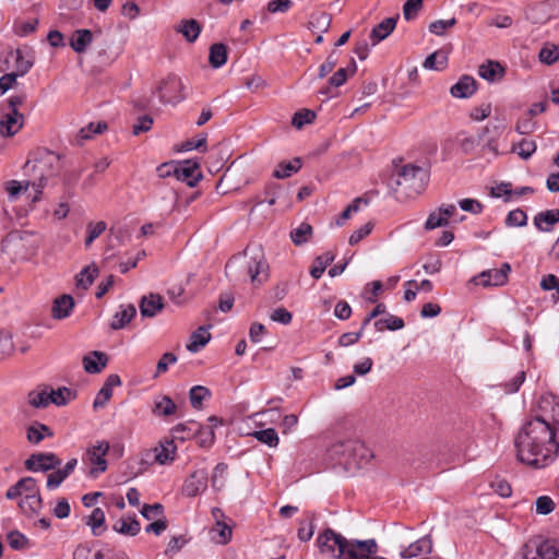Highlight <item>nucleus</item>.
I'll return each mask as SVG.
<instances>
[{
    "label": "nucleus",
    "mask_w": 559,
    "mask_h": 559,
    "mask_svg": "<svg viewBox=\"0 0 559 559\" xmlns=\"http://www.w3.org/2000/svg\"><path fill=\"white\" fill-rule=\"evenodd\" d=\"M514 447L519 462L533 468H544L555 461L559 441L546 421L532 416L516 433Z\"/></svg>",
    "instance_id": "obj_1"
},
{
    "label": "nucleus",
    "mask_w": 559,
    "mask_h": 559,
    "mask_svg": "<svg viewBox=\"0 0 559 559\" xmlns=\"http://www.w3.org/2000/svg\"><path fill=\"white\" fill-rule=\"evenodd\" d=\"M225 269L233 280H250L253 285H261L267 278V263L259 245L248 246L242 253L233 257Z\"/></svg>",
    "instance_id": "obj_2"
},
{
    "label": "nucleus",
    "mask_w": 559,
    "mask_h": 559,
    "mask_svg": "<svg viewBox=\"0 0 559 559\" xmlns=\"http://www.w3.org/2000/svg\"><path fill=\"white\" fill-rule=\"evenodd\" d=\"M61 168V156L52 151L37 148L29 155L24 165V171L35 178L32 181V188L35 190L33 202L40 200L48 179L57 176Z\"/></svg>",
    "instance_id": "obj_3"
},
{
    "label": "nucleus",
    "mask_w": 559,
    "mask_h": 559,
    "mask_svg": "<svg viewBox=\"0 0 559 559\" xmlns=\"http://www.w3.org/2000/svg\"><path fill=\"white\" fill-rule=\"evenodd\" d=\"M328 452L332 460H336L348 467H360L373 456L371 450L364 442L352 438L335 441Z\"/></svg>",
    "instance_id": "obj_4"
},
{
    "label": "nucleus",
    "mask_w": 559,
    "mask_h": 559,
    "mask_svg": "<svg viewBox=\"0 0 559 559\" xmlns=\"http://www.w3.org/2000/svg\"><path fill=\"white\" fill-rule=\"evenodd\" d=\"M395 185L406 197L421 193L428 181L427 171L415 165H405L397 170Z\"/></svg>",
    "instance_id": "obj_5"
},
{
    "label": "nucleus",
    "mask_w": 559,
    "mask_h": 559,
    "mask_svg": "<svg viewBox=\"0 0 559 559\" xmlns=\"http://www.w3.org/2000/svg\"><path fill=\"white\" fill-rule=\"evenodd\" d=\"M521 559H559V548L542 536L530 538L520 550Z\"/></svg>",
    "instance_id": "obj_6"
},
{
    "label": "nucleus",
    "mask_w": 559,
    "mask_h": 559,
    "mask_svg": "<svg viewBox=\"0 0 559 559\" xmlns=\"http://www.w3.org/2000/svg\"><path fill=\"white\" fill-rule=\"evenodd\" d=\"M349 539L332 528H325L317 537V547L322 555L330 556L333 559H341L344 555Z\"/></svg>",
    "instance_id": "obj_7"
},
{
    "label": "nucleus",
    "mask_w": 559,
    "mask_h": 559,
    "mask_svg": "<svg viewBox=\"0 0 559 559\" xmlns=\"http://www.w3.org/2000/svg\"><path fill=\"white\" fill-rule=\"evenodd\" d=\"M156 93L162 103L177 105L186 97L185 84L180 78L175 74H168L156 86Z\"/></svg>",
    "instance_id": "obj_8"
},
{
    "label": "nucleus",
    "mask_w": 559,
    "mask_h": 559,
    "mask_svg": "<svg viewBox=\"0 0 559 559\" xmlns=\"http://www.w3.org/2000/svg\"><path fill=\"white\" fill-rule=\"evenodd\" d=\"M24 115L19 110H5L1 109L0 112V136L12 138L24 126Z\"/></svg>",
    "instance_id": "obj_9"
},
{
    "label": "nucleus",
    "mask_w": 559,
    "mask_h": 559,
    "mask_svg": "<svg viewBox=\"0 0 559 559\" xmlns=\"http://www.w3.org/2000/svg\"><path fill=\"white\" fill-rule=\"evenodd\" d=\"M177 447L174 440H165L159 442L157 447L146 452L147 462L160 465L173 462L176 457Z\"/></svg>",
    "instance_id": "obj_10"
},
{
    "label": "nucleus",
    "mask_w": 559,
    "mask_h": 559,
    "mask_svg": "<svg viewBox=\"0 0 559 559\" xmlns=\"http://www.w3.org/2000/svg\"><path fill=\"white\" fill-rule=\"evenodd\" d=\"M109 451V443L107 441H99L97 444L87 449L86 455L91 464L94 466L90 474L96 477L98 474L104 473L107 468V461L105 455Z\"/></svg>",
    "instance_id": "obj_11"
},
{
    "label": "nucleus",
    "mask_w": 559,
    "mask_h": 559,
    "mask_svg": "<svg viewBox=\"0 0 559 559\" xmlns=\"http://www.w3.org/2000/svg\"><path fill=\"white\" fill-rule=\"evenodd\" d=\"M2 251L13 253L14 260H28L34 254V249L25 246L24 239L19 235H10L2 242Z\"/></svg>",
    "instance_id": "obj_12"
},
{
    "label": "nucleus",
    "mask_w": 559,
    "mask_h": 559,
    "mask_svg": "<svg viewBox=\"0 0 559 559\" xmlns=\"http://www.w3.org/2000/svg\"><path fill=\"white\" fill-rule=\"evenodd\" d=\"M61 464V461L53 453H36L32 454L25 461V467L28 471H49L53 469Z\"/></svg>",
    "instance_id": "obj_13"
},
{
    "label": "nucleus",
    "mask_w": 559,
    "mask_h": 559,
    "mask_svg": "<svg viewBox=\"0 0 559 559\" xmlns=\"http://www.w3.org/2000/svg\"><path fill=\"white\" fill-rule=\"evenodd\" d=\"M511 272V265L503 263L500 269L484 271L477 278V284L488 286H502L507 283L508 274Z\"/></svg>",
    "instance_id": "obj_14"
},
{
    "label": "nucleus",
    "mask_w": 559,
    "mask_h": 559,
    "mask_svg": "<svg viewBox=\"0 0 559 559\" xmlns=\"http://www.w3.org/2000/svg\"><path fill=\"white\" fill-rule=\"evenodd\" d=\"M198 164L191 160H186L179 165H175L174 176L189 187H194L201 179V173L198 171Z\"/></svg>",
    "instance_id": "obj_15"
},
{
    "label": "nucleus",
    "mask_w": 559,
    "mask_h": 559,
    "mask_svg": "<svg viewBox=\"0 0 559 559\" xmlns=\"http://www.w3.org/2000/svg\"><path fill=\"white\" fill-rule=\"evenodd\" d=\"M207 485V474L205 471L193 472L185 481L182 492L187 497H195L201 493Z\"/></svg>",
    "instance_id": "obj_16"
},
{
    "label": "nucleus",
    "mask_w": 559,
    "mask_h": 559,
    "mask_svg": "<svg viewBox=\"0 0 559 559\" xmlns=\"http://www.w3.org/2000/svg\"><path fill=\"white\" fill-rule=\"evenodd\" d=\"M140 313L145 318H153L164 309V300L159 294H148L141 298Z\"/></svg>",
    "instance_id": "obj_17"
},
{
    "label": "nucleus",
    "mask_w": 559,
    "mask_h": 559,
    "mask_svg": "<svg viewBox=\"0 0 559 559\" xmlns=\"http://www.w3.org/2000/svg\"><path fill=\"white\" fill-rule=\"evenodd\" d=\"M35 63V51L31 47L25 49H16L15 51V72L17 76L25 75Z\"/></svg>",
    "instance_id": "obj_18"
},
{
    "label": "nucleus",
    "mask_w": 559,
    "mask_h": 559,
    "mask_svg": "<svg viewBox=\"0 0 559 559\" xmlns=\"http://www.w3.org/2000/svg\"><path fill=\"white\" fill-rule=\"evenodd\" d=\"M476 92V81L469 75H463L452 87L450 93L455 98H467Z\"/></svg>",
    "instance_id": "obj_19"
},
{
    "label": "nucleus",
    "mask_w": 559,
    "mask_h": 559,
    "mask_svg": "<svg viewBox=\"0 0 559 559\" xmlns=\"http://www.w3.org/2000/svg\"><path fill=\"white\" fill-rule=\"evenodd\" d=\"M432 550V542L429 537L425 536L416 542L412 543L408 547L401 551V557L408 559L425 554H429Z\"/></svg>",
    "instance_id": "obj_20"
},
{
    "label": "nucleus",
    "mask_w": 559,
    "mask_h": 559,
    "mask_svg": "<svg viewBox=\"0 0 559 559\" xmlns=\"http://www.w3.org/2000/svg\"><path fill=\"white\" fill-rule=\"evenodd\" d=\"M397 16L386 17L378 25H376L370 33L372 45H377L379 41L385 39L394 31Z\"/></svg>",
    "instance_id": "obj_21"
},
{
    "label": "nucleus",
    "mask_w": 559,
    "mask_h": 559,
    "mask_svg": "<svg viewBox=\"0 0 559 559\" xmlns=\"http://www.w3.org/2000/svg\"><path fill=\"white\" fill-rule=\"evenodd\" d=\"M175 31L180 33L187 41L193 43L201 33V25L194 19L181 20L175 27Z\"/></svg>",
    "instance_id": "obj_22"
},
{
    "label": "nucleus",
    "mask_w": 559,
    "mask_h": 559,
    "mask_svg": "<svg viewBox=\"0 0 559 559\" xmlns=\"http://www.w3.org/2000/svg\"><path fill=\"white\" fill-rule=\"evenodd\" d=\"M478 74L486 81L496 82L503 78L504 69L498 61L489 60L479 66Z\"/></svg>",
    "instance_id": "obj_23"
},
{
    "label": "nucleus",
    "mask_w": 559,
    "mask_h": 559,
    "mask_svg": "<svg viewBox=\"0 0 559 559\" xmlns=\"http://www.w3.org/2000/svg\"><path fill=\"white\" fill-rule=\"evenodd\" d=\"M106 364L107 356L97 350L92 352L83 358L84 370L88 373H99L106 367Z\"/></svg>",
    "instance_id": "obj_24"
},
{
    "label": "nucleus",
    "mask_w": 559,
    "mask_h": 559,
    "mask_svg": "<svg viewBox=\"0 0 559 559\" xmlns=\"http://www.w3.org/2000/svg\"><path fill=\"white\" fill-rule=\"evenodd\" d=\"M92 41H93L92 32L90 29L82 28V29H76L73 33V35L70 39V46L75 52L82 53L87 49V47L92 44Z\"/></svg>",
    "instance_id": "obj_25"
},
{
    "label": "nucleus",
    "mask_w": 559,
    "mask_h": 559,
    "mask_svg": "<svg viewBox=\"0 0 559 559\" xmlns=\"http://www.w3.org/2000/svg\"><path fill=\"white\" fill-rule=\"evenodd\" d=\"M74 307V300L70 295H62L56 298L52 306V317L61 320L70 316L71 310Z\"/></svg>",
    "instance_id": "obj_26"
},
{
    "label": "nucleus",
    "mask_w": 559,
    "mask_h": 559,
    "mask_svg": "<svg viewBox=\"0 0 559 559\" xmlns=\"http://www.w3.org/2000/svg\"><path fill=\"white\" fill-rule=\"evenodd\" d=\"M557 223H559V210L545 211L534 217L535 226L542 231H550Z\"/></svg>",
    "instance_id": "obj_27"
},
{
    "label": "nucleus",
    "mask_w": 559,
    "mask_h": 559,
    "mask_svg": "<svg viewBox=\"0 0 559 559\" xmlns=\"http://www.w3.org/2000/svg\"><path fill=\"white\" fill-rule=\"evenodd\" d=\"M136 314V309L133 305L121 306V310L114 316L110 323L112 330H120L124 328Z\"/></svg>",
    "instance_id": "obj_28"
},
{
    "label": "nucleus",
    "mask_w": 559,
    "mask_h": 559,
    "mask_svg": "<svg viewBox=\"0 0 559 559\" xmlns=\"http://www.w3.org/2000/svg\"><path fill=\"white\" fill-rule=\"evenodd\" d=\"M228 49L225 44L216 43L210 47L209 62L217 69L227 62Z\"/></svg>",
    "instance_id": "obj_29"
},
{
    "label": "nucleus",
    "mask_w": 559,
    "mask_h": 559,
    "mask_svg": "<svg viewBox=\"0 0 559 559\" xmlns=\"http://www.w3.org/2000/svg\"><path fill=\"white\" fill-rule=\"evenodd\" d=\"M114 531L128 536H135L140 530V522L135 518H121L112 526Z\"/></svg>",
    "instance_id": "obj_30"
},
{
    "label": "nucleus",
    "mask_w": 559,
    "mask_h": 559,
    "mask_svg": "<svg viewBox=\"0 0 559 559\" xmlns=\"http://www.w3.org/2000/svg\"><path fill=\"white\" fill-rule=\"evenodd\" d=\"M107 130V123L104 121L91 122L82 128L76 136L78 144L83 145L87 140H91L94 134H100Z\"/></svg>",
    "instance_id": "obj_31"
},
{
    "label": "nucleus",
    "mask_w": 559,
    "mask_h": 559,
    "mask_svg": "<svg viewBox=\"0 0 559 559\" xmlns=\"http://www.w3.org/2000/svg\"><path fill=\"white\" fill-rule=\"evenodd\" d=\"M211 338L207 329L200 326L190 336V342L187 344V349L191 353L198 352L201 347L205 346Z\"/></svg>",
    "instance_id": "obj_32"
},
{
    "label": "nucleus",
    "mask_w": 559,
    "mask_h": 559,
    "mask_svg": "<svg viewBox=\"0 0 559 559\" xmlns=\"http://www.w3.org/2000/svg\"><path fill=\"white\" fill-rule=\"evenodd\" d=\"M176 409L175 402L169 396L163 395L155 400L152 413L155 416H170L175 414Z\"/></svg>",
    "instance_id": "obj_33"
},
{
    "label": "nucleus",
    "mask_w": 559,
    "mask_h": 559,
    "mask_svg": "<svg viewBox=\"0 0 559 559\" xmlns=\"http://www.w3.org/2000/svg\"><path fill=\"white\" fill-rule=\"evenodd\" d=\"M19 507L24 514L33 515L43 507L41 497L40 495H26L20 500Z\"/></svg>",
    "instance_id": "obj_34"
},
{
    "label": "nucleus",
    "mask_w": 559,
    "mask_h": 559,
    "mask_svg": "<svg viewBox=\"0 0 559 559\" xmlns=\"http://www.w3.org/2000/svg\"><path fill=\"white\" fill-rule=\"evenodd\" d=\"M301 167L300 158H294L292 162H283L275 168L273 176L277 179H284L290 177L297 173Z\"/></svg>",
    "instance_id": "obj_35"
},
{
    "label": "nucleus",
    "mask_w": 559,
    "mask_h": 559,
    "mask_svg": "<svg viewBox=\"0 0 559 559\" xmlns=\"http://www.w3.org/2000/svg\"><path fill=\"white\" fill-rule=\"evenodd\" d=\"M335 259V255L328 251L317 257L313 261V265L310 270V274L314 278H320L326 266L330 265Z\"/></svg>",
    "instance_id": "obj_36"
},
{
    "label": "nucleus",
    "mask_w": 559,
    "mask_h": 559,
    "mask_svg": "<svg viewBox=\"0 0 559 559\" xmlns=\"http://www.w3.org/2000/svg\"><path fill=\"white\" fill-rule=\"evenodd\" d=\"M228 466L225 463L217 464L211 477V485L214 490L221 491L226 487Z\"/></svg>",
    "instance_id": "obj_37"
},
{
    "label": "nucleus",
    "mask_w": 559,
    "mask_h": 559,
    "mask_svg": "<svg viewBox=\"0 0 559 559\" xmlns=\"http://www.w3.org/2000/svg\"><path fill=\"white\" fill-rule=\"evenodd\" d=\"M27 440L32 443H39L46 436L51 437L52 431L44 424H34L27 428Z\"/></svg>",
    "instance_id": "obj_38"
},
{
    "label": "nucleus",
    "mask_w": 559,
    "mask_h": 559,
    "mask_svg": "<svg viewBox=\"0 0 559 559\" xmlns=\"http://www.w3.org/2000/svg\"><path fill=\"white\" fill-rule=\"evenodd\" d=\"M332 16L326 12H319L311 16L310 27L313 32H319L321 34L328 32L331 26Z\"/></svg>",
    "instance_id": "obj_39"
},
{
    "label": "nucleus",
    "mask_w": 559,
    "mask_h": 559,
    "mask_svg": "<svg viewBox=\"0 0 559 559\" xmlns=\"http://www.w3.org/2000/svg\"><path fill=\"white\" fill-rule=\"evenodd\" d=\"M73 397L72 391L68 388H59L57 390L48 388L49 404L57 406L66 405Z\"/></svg>",
    "instance_id": "obj_40"
},
{
    "label": "nucleus",
    "mask_w": 559,
    "mask_h": 559,
    "mask_svg": "<svg viewBox=\"0 0 559 559\" xmlns=\"http://www.w3.org/2000/svg\"><path fill=\"white\" fill-rule=\"evenodd\" d=\"M98 274V269L93 265L85 266L76 276V287L86 290Z\"/></svg>",
    "instance_id": "obj_41"
},
{
    "label": "nucleus",
    "mask_w": 559,
    "mask_h": 559,
    "mask_svg": "<svg viewBox=\"0 0 559 559\" xmlns=\"http://www.w3.org/2000/svg\"><path fill=\"white\" fill-rule=\"evenodd\" d=\"M312 236V227L308 223H301L297 228L290 231L292 241L296 246L306 243Z\"/></svg>",
    "instance_id": "obj_42"
},
{
    "label": "nucleus",
    "mask_w": 559,
    "mask_h": 559,
    "mask_svg": "<svg viewBox=\"0 0 559 559\" xmlns=\"http://www.w3.org/2000/svg\"><path fill=\"white\" fill-rule=\"evenodd\" d=\"M539 60L545 64H554L559 60V46L555 44H545L539 51Z\"/></svg>",
    "instance_id": "obj_43"
},
{
    "label": "nucleus",
    "mask_w": 559,
    "mask_h": 559,
    "mask_svg": "<svg viewBox=\"0 0 559 559\" xmlns=\"http://www.w3.org/2000/svg\"><path fill=\"white\" fill-rule=\"evenodd\" d=\"M91 526L94 536H99L103 532L102 527L105 524V513L100 508H96L92 511L86 522Z\"/></svg>",
    "instance_id": "obj_44"
},
{
    "label": "nucleus",
    "mask_w": 559,
    "mask_h": 559,
    "mask_svg": "<svg viewBox=\"0 0 559 559\" xmlns=\"http://www.w3.org/2000/svg\"><path fill=\"white\" fill-rule=\"evenodd\" d=\"M447 62L448 58L444 53L435 51L425 59L423 67L427 70L439 71L445 68Z\"/></svg>",
    "instance_id": "obj_45"
},
{
    "label": "nucleus",
    "mask_w": 559,
    "mask_h": 559,
    "mask_svg": "<svg viewBox=\"0 0 559 559\" xmlns=\"http://www.w3.org/2000/svg\"><path fill=\"white\" fill-rule=\"evenodd\" d=\"M215 543L226 545L231 539V527L224 522L215 523L212 530Z\"/></svg>",
    "instance_id": "obj_46"
},
{
    "label": "nucleus",
    "mask_w": 559,
    "mask_h": 559,
    "mask_svg": "<svg viewBox=\"0 0 559 559\" xmlns=\"http://www.w3.org/2000/svg\"><path fill=\"white\" fill-rule=\"evenodd\" d=\"M28 403L35 408H45L49 405L48 401V386L40 391H31L28 393Z\"/></svg>",
    "instance_id": "obj_47"
},
{
    "label": "nucleus",
    "mask_w": 559,
    "mask_h": 559,
    "mask_svg": "<svg viewBox=\"0 0 559 559\" xmlns=\"http://www.w3.org/2000/svg\"><path fill=\"white\" fill-rule=\"evenodd\" d=\"M253 437L260 442L267 444L269 447H277L280 441L277 432L273 428L254 431Z\"/></svg>",
    "instance_id": "obj_48"
},
{
    "label": "nucleus",
    "mask_w": 559,
    "mask_h": 559,
    "mask_svg": "<svg viewBox=\"0 0 559 559\" xmlns=\"http://www.w3.org/2000/svg\"><path fill=\"white\" fill-rule=\"evenodd\" d=\"M210 391L205 386L197 385L190 390V402L193 408L200 409L202 402L210 396Z\"/></svg>",
    "instance_id": "obj_49"
},
{
    "label": "nucleus",
    "mask_w": 559,
    "mask_h": 559,
    "mask_svg": "<svg viewBox=\"0 0 559 559\" xmlns=\"http://www.w3.org/2000/svg\"><path fill=\"white\" fill-rule=\"evenodd\" d=\"M374 326L378 331H383L385 329L395 331L404 328V321L399 317L390 316L385 319L376 321Z\"/></svg>",
    "instance_id": "obj_50"
},
{
    "label": "nucleus",
    "mask_w": 559,
    "mask_h": 559,
    "mask_svg": "<svg viewBox=\"0 0 559 559\" xmlns=\"http://www.w3.org/2000/svg\"><path fill=\"white\" fill-rule=\"evenodd\" d=\"M316 118L314 111L310 109H301L294 114L292 124L296 129H301L305 124L311 123Z\"/></svg>",
    "instance_id": "obj_51"
},
{
    "label": "nucleus",
    "mask_w": 559,
    "mask_h": 559,
    "mask_svg": "<svg viewBox=\"0 0 559 559\" xmlns=\"http://www.w3.org/2000/svg\"><path fill=\"white\" fill-rule=\"evenodd\" d=\"M107 228V225L104 221H99L96 223H88L86 230L87 237L85 239V246L88 247L91 243L98 238Z\"/></svg>",
    "instance_id": "obj_52"
},
{
    "label": "nucleus",
    "mask_w": 559,
    "mask_h": 559,
    "mask_svg": "<svg viewBox=\"0 0 559 559\" xmlns=\"http://www.w3.org/2000/svg\"><path fill=\"white\" fill-rule=\"evenodd\" d=\"M191 425H194L193 423L190 424H178L171 429V435L174 439H180L185 440L187 438H190L191 436H194L197 431L199 430V426L197 428H192Z\"/></svg>",
    "instance_id": "obj_53"
},
{
    "label": "nucleus",
    "mask_w": 559,
    "mask_h": 559,
    "mask_svg": "<svg viewBox=\"0 0 559 559\" xmlns=\"http://www.w3.org/2000/svg\"><path fill=\"white\" fill-rule=\"evenodd\" d=\"M456 24V19L451 17L449 20H437L429 24V32L437 35L442 36L445 32Z\"/></svg>",
    "instance_id": "obj_54"
},
{
    "label": "nucleus",
    "mask_w": 559,
    "mask_h": 559,
    "mask_svg": "<svg viewBox=\"0 0 559 559\" xmlns=\"http://www.w3.org/2000/svg\"><path fill=\"white\" fill-rule=\"evenodd\" d=\"M356 71V66L353 64L350 68H341L338 69L329 80L330 85L338 87L343 85L348 75H353Z\"/></svg>",
    "instance_id": "obj_55"
},
{
    "label": "nucleus",
    "mask_w": 559,
    "mask_h": 559,
    "mask_svg": "<svg viewBox=\"0 0 559 559\" xmlns=\"http://www.w3.org/2000/svg\"><path fill=\"white\" fill-rule=\"evenodd\" d=\"M423 9V0H407L403 5V16L406 21H411L417 16Z\"/></svg>",
    "instance_id": "obj_56"
},
{
    "label": "nucleus",
    "mask_w": 559,
    "mask_h": 559,
    "mask_svg": "<svg viewBox=\"0 0 559 559\" xmlns=\"http://www.w3.org/2000/svg\"><path fill=\"white\" fill-rule=\"evenodd\" d=\"M513 151L516 152L521 158L528 159L536 151V143L534 141L522 140L513 146Z\"/></svg>",
    "instance_id": "obj_57"
},
{
    "label": "nucleus",
    "mask_w": 559,
    "mask_h": 559,
    "mask_svg": "<svg viewBox=\"0 0 559 559\" xmlns=\"http://www.w3.org/2000/svg\"><path fill=\"white\" fill-rule=\"evenodd\" d=\"M526 213L520 209H516L508 214L506 218V224L510 227H521L526 225Z\"/></svg>",
    "instance_id": "obj_58"
},
{
    "label": "nucleus",
    "mask_w": 559,
    "mask_h": 559,
    "mask_svg": "<svg viewBox=\"0 0 559 559\" xmlns=\"http://www.w3.org/2000/svg\"><path fill=\"white\" fill-rule=\"evenodd\" d=\"M449 223L442 215V213L438 210L431 212L425 223V228L427 230H431L438 227L447 226Z\"/></svg>",
    "instance_id": "obj_59"
},
{
    "label": "nucleus",
    "mask_w": 559,
    "mask_h": 559,
    "mask_svg": "<svg viewBox=\"0 0 559 559\" xmlns=\"http://www.w3.org/2000/svg\"><path fill=\"white\" fill-rule=\"evenodd\" d=\"M8 543L13 549H24L28 545V539L25 535L20 533L19 531H12L8 534Z\"/></svg>",
    "instance_id": "obj_60"
},
{
    "label": "nucleus",
    "mask_w": 559,
    "mask_h": 559,
    "mask_svg": "<svg viewBox=\"0 0 559 559\" xmlns=\"http://www.w3.org/2000/svg\"><path fill=\"white\" fill-rule=\"evenodd\" d=\"M37 25H38L37 19L26 21V22L16 23L14 26V33L20 37H24V36L32 34L33 32H35L37 28Z\"/></svg>",
    "instance_id": "obj_61"
},
{
    "label": "nucleus",
    "mask_w": 559,
    "mask_h": 559,
    "mask_svg": "<svg viewBox=\"0 0 559 559\" xmlns=\"http://www.w3.org/2000/svg\"><path fill=\"white\" fill-rule=\"evenodd\" d=\"M555 509L554 500L548 496H540L536 500V512L542 515L551 513Z\"/></svg>",
    "instance_id": "obj_62"
},
{
    "label": "nucleus",
    "mask_w": 559,
    "mask_h": 559,
    "mask_svg": "<svg viewBox=\"0 0 559 559\" xmlns=\"http://www.w3.org/2000/svg\"><path fill=\"white\" fill-rule=\"evenodd\" d=\"M20 490L22 491V496L26 495H39V490L36 484V480L33 477H25L20 479L19 481Z\"/></svg>",
    "instance_id": "obj_63"
},
{
    "label": "nucleus",
    "mask_w": 559,
    "mask_h": 559,
    "mask_svg": "<svg viewBox=\"0 0 559 559\" xmlns=\"http://www.w3.org/2000/svg\"><path fill=\"white\" fill-rule=\"evenodd\" d=\"M535 126L536 122L533 120V117L525 114L524 117L518 121L515 129L520 134H530L534 131Z\"/></svg>",
    "instance_id": "obj_64"
}]
</instances>
